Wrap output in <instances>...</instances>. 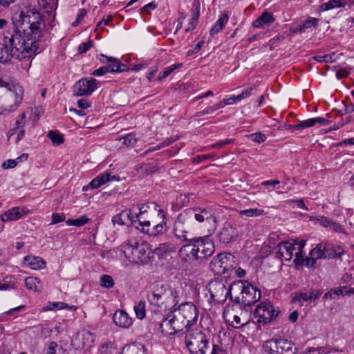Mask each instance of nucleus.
<instances>
[{"mask_svg":"<svg viewBox=\"0 0 354 354\" xmlns=\"http://www.w3.org/2000/svg\"><path fill=\"white\" fill-rule=\"evenodd\" d=\"M48 30L44 18L32 10L21 12L3 32L0 44V63L6 64L13 57L30 59L44 49L41 39Z\"/></svg>","mask_w":354,"mask_h":354,"instance_id":"f257e3e1","label":"nucleus"},{"mask_svg":"<svg viewBox=\"0 0 354 354\" xmlns=\"http://www.w3.org/2000/svg\"><path fill=\"white\" fill-rule=\"evenodd\" d=\"M193 218L199 223L205 222L210 234L217 228V218L212 210L206 208L185 209L177 216L172 226V234L178 242L183 243L191 239Z\"/></svg>","mask_w":354,"mask_h":354,"instance_id":"f03ea898","label":"nucleus"},{"mask_svg":"<svg viewBox=\"0 0 354 354\" xmlns=\"http://www.w3.org/2000/svg\"><path fill=\"white\" fill-rule=\"evenodd\" d=\"M147 299L151 305L165 312L172 310L179 302L177 292L163 284L154 287L148 294Z\"/></svg>","mask_w":354,"mask_h":354,"instance_id":"7ed1b4c3","label":"nucleus"},{"mask_svg":"<svg viewBox=\"0 0 354 354\" xmlns=\"http://www.w3.org/2000/svg\"><path fill=\"white\" fill-rule=\"evenodd\" d=\"M231 301L249 306L261 298V291L248 281L238 280L231 283Z\"/></svg>","mask_w":354,"mask_h":354,"instance_id":"20e7f679","label":"nucleus"},{"mask_svg":"<svg viewBox=\"0 0 354 354\" xmlns=\"http://www.w3.org/2000/svg\"><path fill=\"white\" fill-rule=\"evenodd\" d=\"M0 87L4 88L6 93L3 97V110L0 114L15 111L23 100L24 90L21 85L12 81L0 79Z\"/></svg>","mask_w":354,"mask_h":354,"instance_id":"39448f33","label":"nucleus"},{"mask_svg":"<svg viewBox=\"0 0 354 354\" xmlns=\"http://www.w3.org/2000/svg\"><path fill=\"white\" fill-rule=\"evenodd\" d=\"M190 328L177 310L176 307L168 312V315L160 324V329L165 336L173 335L182 332L184 328Z\"/></svg>","mask_w":354,"mask_h":354,"instance_id":"423d86ee","label":"nucleus"},{"mask_svg":"<svg viewBox=\"0 0 354 354\" xmlns=\"http://www.w3.org/2000/svg\"><path fill=\"white\" fill-rule=\"evenodd\" d=\"M122 247L125 257L131 259L132 261L142 264L149 262L150 252L147 253L146 245H140L137 241L131 240L122 244Z\"/></svg>","mask_w":354,"mask_h":354,"instance_id":"0eeeda50","label":"nucleus"},{"mask_svg":"<svg viewBox=\"0 0 354 354\" xmlns=\"http://www.w3.org/2000/svg\"><path fill=\"white\" fill-rule=\"evenodd\" d=\"M185 344L191 354H205L208 348L209 342L204 333L196 329L189 331L186 335Z\"/></svg>","mask_w":354,"mask_h":354,"instance_id":"6e6552de","label":"nucleus"},{"mask_svg":"<svg viewBox=\"0 0 354 354\" xmlns=\"http://www.w3.org/2000/svg\"><path fill=\"white\" fill-rule=\"evenodd\" d=\"M207 288L211 298L214 302L223 303L228 297L231 299V284L227 288L225 282L222 281H213L208 284Z\"/></svg>","mask_w":354,"mask_h":354,"instance_id":"1a4fd4ad","label":"nucleus"},{"mask_svg":"<svg viewBox=\"0 0 354 354\" xmlns=\"http://www.w3.org/2000/svg\"><path fill=\"white\" fill-rule=\"evenodd\" d=\"M279 313L270 302H261L257 306L254 315L258 323L267 324L274 320Z\"/></svg>","mask_w":354,"mask_h":354,"instance_id":"9d476101","label":"nucleus"},{"mask_svg":"<svg viewBox=\"0 0 354 354\" xmlns=\"http://www.w3.org/2000/svg\"><path fill=\"white\" fill-rule=\"evenodd\" d=\"M210 234L200 237H194V242L196 243V246L198 248L199 259H206L211 257L214 252V244L210 239Z\"/></svg>","mask_w":354,"mask_h":354,"instance_id":"9b49d317","label":"nucleus"},{"mask_svg":"<svg viewBox=\"0 0 354 354\" xmlns=\"http://www.w3.org/2000/svg\"><path fill=\"white\" fill-rule=\"evenodd\" d=\"M97 81L93 77L82 78L75 84V93L77 96L91 95L97 87Z\"/></svg>","mask_w":354,"mask_h":354,"instance_id":"f8f14e48","label":"nucleus"},{"mask_svg":"<svg viewBox=\"0 0 354 354\" xmlns=\"http://www.w3.org/2000/svg\"><path fill=\"white\" fill-rule=\"evenodd\" d=\"M176 309L185 319V322H187L189 327L196 322L198 311L196 306L192 303L185 302L181 304Z\"/></svg>","mask_w":354,"mask_h":354,"instance_id":"ddd939ff","label":"nucleus"},{"mask_svg":"<svg viewBox=\"0 0 354 354\" xmlns=\"http://www.w3.org/2000/svg\"><path fill=\"white\" fill-rule=\"evenodd\" d=\"M150 225V221L140 220L138 226L143 233L153 237L162 235L167 231V221H161L160 223L154 225L153 227Z\"/></svg>","mask_w":354,"mask_h":354,"instance_id":"4468645a","label":"nucleus"},{"mask_svg":"<svg viewBox=\"0 0 354 354\" xmlns=\"http://www.w3.org/2000/svg\"><path fill=\"white\" fill-rule=\"evenodd\" d=\"M239 236L236 225L230 221H227L217 234V238L221 243H230L234 241Z\"/></svg>","mask_w":354,"mask_h":354,"instance_id":"2eb2a0df","label":"nucleus"},{"mask_svg":"<svg viewBox=\"0 0 354 354\" xmlns=\"http://www.w3.org/2000/svg\"><path fill=\"white\" fill-rule=\"evenodd\" d=\"M140 221L138 214L134 209L122 211L112 218V222L114 225H124L127 224V221H130L131 224L137 229H139Z\"/></svg>","mask_w":354,"mask_h":354,"instance_id":"dca6fc26","label":"nucleus"},{"mask_svg":"<svg viewBox=\"0 0 354 354\" xmlns=\"http://www.w3.org/2000/svg\"><path fill=\"white\" fill-rule=\"evenodd\" d=\"M100 62L107 64L106 68H109V73H121L129 71V67L122 63L118 58L108 57L103 54L100 55Z\"/></svg>","mask_w":354,"mask_h":354,"instance_id":"f3484780","label":"nucleus"},{"mask_svg":"<svg viewBox=\"0 0 354 354\" xmlns=\"http://www.w3.org/2000/svg\"><path fill=\"white\" fill-rule=\"evenodd\" d=\"M227 254H220L216 256L210 263L212 270L218 275L227 274L229 270L227 268Z\"/></svg>","mask_w":354,"mask_h":354,"instance_id":"a211bd4d","label":"nucleus"},{"mask_svg":"<svg viewBox=\"0 0 354 354\" xmlns=\"http://www.w3.org/2000/svg\"><path fill=\"white\" fill-rule=\"evenodd\" d=\"M297 242L286 241L278 244L277 257L285 261H290L296 250Z\"/></svg>","mask_w":354,"mask_h":354,"instance_id":"6ab92c4d","label":"nucleus"},{"mask_svg":"<svg viewBox=\"0 0 354 354\" xmlns=\"http://www.w3.org/2000/svg\"><path fill=\"white\" fill-rule=\"evenodd\" d=\"M186 243L179 250L180 256L189 259L200 260L198 248L196 246V243L194 242V238L189 239Z\"/></svg>","mask_w":354,"mask_h":354,"instance_id":"aec40b11","label":"nucleus"},{"mask_svg":"<svg viewBox=\"0 0 354 354\" xmlns=\"http://www.w3.org/2000/svg\"><path fill=\"white\" fill-rule=\"evenodd\" d=\"M95 341V335L87 330H82L78 332L75 339V344L82 348L91 347Z\"/></svg>","mask_w":354,"mask_h":354,"instance_id":"412c9836","label":"nucleus"},{"mask_svg":"<svg viewBox=\"0 0 354 354\" xmlns=\"http://www.w3.org/2000/svg\"><path fill=\"white\" fill-rule=\"evenodd\" d=\"M118 179L117 176H111L110 172L106 171L93 178L88 185L83 187L82 190L87 191L88 188L97 189L111 180H118Z\"/></svg>","mask_w":354,"mask_h":354,"instance_id":"4be33fe9","label":"nucleus"},{"mask_svg":"<svg viewBox=\"0 0 354 354\" xmlns=\"http://www.w3.org/2000/svg\"><path fill=\"white\" fill-rule=\"evenodd\" d=\"M329 120L324 118H313L306 120H302L297 124L288 125V129L299 130L315 126L317 123L321 125L329 124Z\"/></svg>","mask_w":354,"mask_h":354,"instance_id":"5701e85b","label":"nucleus"},{"mask_svg":"<svg viewBox=\"0 0 354 354\" xmlns=\"http://www.w3.org/2000/svg\"><path fill=\"white\" fill-rule=\"evenodd\" d=\"M113 320L119 327L128 328L133 324V319L123 310H116L113 316Z\"/></svg>","mask_w":354,"mask_h":354,"instance_id":"b1692460","label":"nucleus"},{"mask_svg":"<svg viewBox=\"0 0 354 354\" xmlns=\"http://www.w3.org/2000/svg\"><path fill=\"white\" fill-rule=\"evenodd\" d=\"M28 212L29 211L26 209L24 207H15L4 212L1 215V218L3 222L17 221L26 215Z\"/></svg>","mask_w":354,"mask_h":354,"instance_id":"393cba45","label":"nucleus"},{"mask_svg":"<svg viewBox=\"0 0 354 354\" xmlns=\"http://www.w3.org/2000/svg\"><path fill=\"white\" fill-rule=\"evenodd\" d=\"M279 354H296L298 349L295 344L287 339H277Z\"/></svg>","mask_w":354,"mask_h":354,"instance_id":"a878e982","label":"nucleus"},{"mask_svg":"<svg viewBox=\"0 0 354 354\" xmlns=\"http://www.w3.org/2000/svg\"><path fill=\"white\" fill-rule=\"evenodd\" d=\"M24 263L32 270H41L46 267V261L39 257L26 256Z\"/></svg>","mask_w":354,"mask_h":354,"instance_id":"bb28decb","label":"nucleus"},{"mask_svg":"<svg viewBox=\"0 0 354 354\" xmlns=\"http://www.w3.org/2000/svg\"><path fill=\"white\" fill-rule=\"evenodd\" d=\"M177 246L174 243L171 241L159 244L155 249L154 253L160 257H164L168 254L175 252Z\"/></svg>","mask_w":354,"mask_h":354,"instance_id":"cd10ccee","label":"nucleus"},{"mask_svg":"<svg viewBox=\"0 0 354 354\" xmlns=\"http://www.w3.org/2000/svg\"><path fill=\"white\" fill-rule=\"evenodd\" d=\"M274 21L273 15L271 12H264L253 22V26L257 28H263L270 26Z\"/></svg>","mask_w":354,"mask_h":354,"instance_id":"c85d7f7f","label":"nucleus"},{"mask_svg":"<svg viewBox=\"0 0 354 354\" xmlns=\"http://www.w3.org/2000/svg\"><path fill=\"white\" fill-rule=\"evenodd\" d=\"M321 292L318 290H313L309 292H300L295 294L293 300L297 301L300 304H303L304 302L310 303L313 300H315L319 297Z\"/></svg>","mask_w":354,"mask_h":354,"instance_id":"c756f323","label":"nucleus"},{"mask_svg":"<svg viewBox=\"0 0 354 354\" xmlns=\"http://www.w3.org/2000/svg\"><path fill=\"white\" fill-rule=\"evenodd\" d=\"M229 21V15L226 11H224L219 16L218 19L216 21L214 25L212 26L211 30H209V35L211 37H214V35L220 32L225 26L227 24Z\"/></svg>","mask_w":354,"mask_h":354,"instance_id":"7c9ffc66","label":"nucleus"},{"mask_svg":"<svg viewBox=\"0 0 354 354\" xmlns=\"http://www.w3.org/2000/svg\"><path fill=\"white\" fill-rule=\"evenodd\" d=\"M324 247L325 248L324 253L326 255V259H340L342 255L344 253V250L340 246H337L335 248L333 245L324 243Z\"/></svg>","mask_w":354,"mask_h":354,"instance_id":"2f4dec72","label":"nucleus"},{"mask_svg":"<svg viewBox=\"0 0 354 354\" xmlns=\"http://www.w3.org/2000/svg\"><path fill=\"white\" fill-rule=\"evenodd\" d=\"M25 286L26 288L35 292H41L43 288L41 281L37 277H28L25 279Z\"/></svg>","mask_w":354,"mask_h":354,"instance_id":"473e14b6","label":"nucleus"},{"mask_svg":"<svg viewBox=\"0 0 354 354\" xmlns=\"http://www.w3.org/2000/svg\"><path fill=\"white\" fill-rule=\"evenodd\" d=\"M120 354H145L142 344H130L123 347Z\"/></svg>","mask_w":354,"mask_h":354,"instance_id":"72a5a7b5","label":"nucleus"},{"mask_svg":"<svg viewBox=\"0 0 354 354\" xmlns=\"http://www.w3.org/2000/svg\"><path fill=\"white\" fill-rule=\"evenodd\" d=\"M263 347L267 354H279L277 339H271L266 341Z\"/></svg>","mask_w":354,"mask_h":354,"instance_id":"f704fd0d","label":"nucleus"},{"mask_svg":"<svg viewBox=\"0 0 354 354\" xmlns=\"http://www.w3.org/2000/svg\"><path fill=\"white\" fill-rule=\"evenodd\" d=\"M347 3L346 0H330L329 1L322 4L321 10L327 11L330 9L344 7Z\"/></svg>","mask_w":354,"mask_h":354,"instance_id":"c9c22d12","label":"nucleus"},{"mask_svg":"<svg viewBox=\"0 0 354 354\" xmlns=\"http://www.w3.org/2000/svg\"><path fill=\"white\" fill-rule=\"evenodd\" d=\"M39 4L46 13H50L57 8L58 0H39Z\"/></svg>","mask_w":354,"mask_h":354,"instance_id":"e433bc0d","label":"nucleus"},{"mask_svg":"<svg viewBox=\"0 0 354 354\" xmlns=\"http://www.w3.org/2000/svg\"><path fill=\"white\" fill-rule=\"evenodd\" d=\"M32 333H35L37 336L45 337L49 336L51 333V329L46 325L39 324L30 328Z\"/></svg>","mask_w":354,"mask_h":354,"instance_id":"4c0bfd02","label":"nucleus"},{"mask_svg":"<svg viewBox=\"0 0 354 354\" xmlns=\"http://www.w3.org/2000/svg\"><path fill=\"white\" fill-rule=\"evenodd\" d=\"M68 308L70 310L75 311L77 307L75 306H68V304L64 302H50L48 306L44 308L46 310H53L57 309H64Z\"/></svg>","mask_w":354,"mask_h":354,"instance_id":"58836bf2","label":"nucleus"},{"mask_svg":"<svg viewBox=\"0 0 354 354\" xmlns=\"http://www.w3.org/2000/svg\"><path fill=\"white\" fill-rule=\"evenodd\" d=\"M305 245V241L301 240L297 242L296 250L295 252V261L296 262V263L299 264L301 262V259L306 257L305 253L304 252V248Z\"/></svg>","mask_w":354,"mask_h":354,"instance_id":"ea45409f","label":"nucleus"},{"mask_svg":"<svg viewBox=\"0 0 354 354\" xmlns=\"http://www.w3.org/2000/svg\"><path fill=\"white\" fill-rule=\"evenodd\" d=\"M324 249V243H322L310 251V256L313 257L316 261L319 259H326Z\"/></svg>","mask_w":354,"mask_h":354,"instance_id":"a19ab883","label":"nucleus"},{"mask_svg":"<svg viewBox=\"0 0 354 354\" xmlns=\"http://www.w3.org/2000/svg\"><path fill=\"white\" fill-rule=\"evenodd\" d=\"M318 221L324 227H330L336 232L339 231L341 229V226L338 223L332 221L325 216L319 218Z\"/></svg>","mask_w":354,"mask_h":354,"instance_id":"79ce46f5","label":"nucleus"},{"mask_svg":"<svg viewBox=\"0 0 354 354\" xmlns=\"http://www.w3.org/2000/svg\"><path fill=\"white\" fill-rule=\"evenodd\" d=\"M265 214V212L262 209L258 208H250L245 210L239 211V214L241 216H245L247 217H258Z\"/></svg>","mask_w":354,"mask_h":354,"instance_id":"37998d69","label":"nucleus"},{"mask_svg":"<svg viewBox=\"0 0 354 354\" xmlns=\"http://www.w3.org/2000/svg\"><path fill=\"white\" fill-rule=\"evenodd\" d=\"M47 137L54 145H59L64 142V138L58 131H49Z\"/></svg>","mask_w":354,"mask_h":354,"instance_id":"c03bdc74","label":"nucleus"},{"mask_svg":"<svg viewBox=\"0 0 354 354\" xmlns=\"http://www.w3.org/2000/svg\"><path fill=\"white\" fill-rule=\"evenodd\" d=\"M145 306H146L145 301H140L133 307L136 317L139 319H142L145 317V315H146Z\"/></svg>","mask_w":354,"mask_h":354,"instance_id":"a18cd8bd","label":"nucleus"},{"mask_svg":"<svg viewBox=\"0 0 354 354\" xmlns=\"http://www.w3.org/2000/svg\"><path fill=\"white\" fill-rule=\"evenodd\" d=\"M88 221L89 218L86 215H82L76 219H68L66 221V223L68 226L80 227L87 223Z\"/></svg>","mask_w":354,"mask_h":354,"instance_id":"49530a36","label":"nucleus"},{"mask_svg":"<svg viewBox=\"0 0 354 354\" xmlns=\"http://www.w3.org/2000/svg\"><path fill=\"white\" fill-rule=\"evenodd\" d=\"M181 66L182 64H174L167 67L162 72L160 73L157 80L158 81H161L162 80L168 77L172 72H174L176 69L180 67Z\"/></svg>","mask_w":354,"mask_h":354,"instance_id":"de8ad7c7","label":"nucleus"},{"mask_svg":"<svg viewBox=\"0 0 354 354\" xmlns=\"http://www.w3.org/2000/svg\"><path fill=\"white\" fill-rule=\"evenodd\" d=\"M100 284L102 287L106 288H111L114 286L115 282L113 277L111 275L103 274L100 277Z\"/></svg>","mask_w":354,"mask_h":354,"instance_id":"09e8293b","label":"nucleus"},{"mask_svg":"<svg viewBox=\"0 0 354 354\" xmlns=\"http://www.w3.org/2000/svg\"><path fill=\"white\" fill-rule=\"evenodd\" d=\"M119 140H123L122 144L127 147H133L137 142V138L133 133L127 134L125 136L120 138Z\"/></svg>","mask_w":354,"mask_h":354,"instance_id":"8fccbe9b","label":"nucleus"},{"mask_svg":"<svg viewBox=\"0 0 354 354\" xmlns=\"http://www.w3.org/2000/svg\"><path fill=\"white\" fill-rule=\"evenodd\" d=\"M63 352V349L56 342H50L46 351V354H60Z\"/></svg>","mask_w":354,"mask_h":354,"instance_id":"3c124183","label":"nucleus"},{"mask_svg":"<svg viewBox=\"0 0 354 354\" xmlns=\"http://www.w3.org/2000/svg\"><path fill=\"white\" fill-rule=\"evenodd\" d=\"M319 20L315 17H308L306 20L304 21L301 24V29H308L311 27H317Z\"/></svg>","mask_w":354,"mask_h":354,"instance_id":"603ef678","label":"nucleus"},{"mask_svg":"<svg viewBox=\"0 0 354 354\" xmlns=\"http://www.w3.org/2000/svg\"><path fill=\"white\" fill-rule=\"evenodd\" d=\"M174 142V140H171L170 139H167L165 141H163L162 142L157 145L155 147H150L149 149H148L145 152V155H147L149 154V153L151 152H153L154 151H156V150H159L163 147H165L167 146H169L170 144H171L172 142Z\"/></svg>","mask_w":354,"mask_h":354,"instance_id":"864d4df0","label":"nucleus"},{"mask_svg":"<svg viewBox=\"0 0 354 354\" xmlns=\"http://www.w3.org/2000/svg\"><path fill=\"white\" fill-rule=\"evenodd\" d=\"M335 54L324 55H316L313 57V59L319 62H333L335 60Z\"/></svg>","mask_w":354,"mask_h":354,"instance_id":"5fc2aeb1","label":"nucleus"},{"mask_svg":"<svg viewBox=\"0 0 354 354\" xmlns=\"http://www.w3.org/2000/svg\"><path fill=\"white\" fill-rule=\"evenodd\" d=\"M227 322H229L230 324L235 328H240L241 327L245 326L247 323V322L243 323L241 322L240 317L236 315H234L232 316V319L230 320L229 319H227Z\"/></svg>","mask_w":354,"mask_h":354,"instance_id":"6e6d98bb","label":"nucleus"},{"mask_svg":"<svg viewBox=\"0 0 354 354\" xmlns=\"http://www.w3.org/2000/svg\"><path fill=\"white\" fill-rule=\"evenodd\" d=\"M249 138L251 140L258 143L264 142L267 138L266 136L261 132L252 133L249 135Z\"/></svg>","mask_w":354,"mask_h":354,"instance_id":"4d7b16f0","label":"nucleus"},{"mask_svg":"<svg viewBox=\"0 0 354 354\" xmlns=\"http://www.w3.org/2000/svg\"><path fill=\"white\" fill-rule=\"evenodd\" d=\"M334 71H335L336 77L338 80L346 77L349 75V72L344 68H339V66H335Z\"/></svg>","mask_w":354,"mask_h":354,"instance_id":"13d9d810","label":"nucleus"},{"mask_svg":"<svg viewBox=\"0 0 354 354\" xmlns=\"http://www.w3.org/2000/svg\"><path fill=\"white\" fill-rule=\"evenodd\" d=\"M93 41L91 39L86 42L80 44L77 50L78 53H84L87 52L93 46Z\"/></svg>","mask_w":354,"mask_h":354,"instance_id":"bf43d9fd","label":"nucleus"},{"mask_svg":"<svg viewBox=\"0 0 354 354\" xmlns=\"http://www.w3.org/2000/svg\"><path fill=\"white\" fill-rule=\"evenodd\" d=\"M113 17L112 15H108L106 18H103L100 21L98 22L97 27L95 28V31H97L99 29H102V26H111V22L112 21Z\"/></svg>","mask_w":354,"mask_h":354,"instance_id":"052dcab7","label":"nucleus"},{"mask_svg":"<svg viewBox=\"0 0 354 354\" xmlns=\"http://www.w3.org/2000/svg\"><path fill=\"white\" fill-rule=\"evenodd\" d=\"M234 142V140L232 139H225L223 140H221L215 144H213L208 147L209 149H216V148H221L223 146H225L227 145H231Z\"/></svg>","mask_w":354,"mask_h":354,"instance_id":"680f3d73","label":"nucleus"},{"mask_svg":"<svg viewBox=\"0 0 354 354\" xmlns=\"http://www.w3.org/2000/svg\"><path fill=\"white\" fill-rule=\"evenodd\" d=\"M200 1L199 0H194L193 3V6L192 9V16L196 17L197 19L199 18L200 16Z\"/></svg>","mask_w":354,"mask_h":354,"instance_id":"e2e57ef3","label":"nucleus"},{"mask_svg":"<svg viewBox=\"0 0 354 354\" xmlns=\"http://www.w3.org/2000/svg\"><path fill=\"white\" fill-rule=\"evenodd\" d=\"M316 263V260L310 256V257H306L301 259V262L299 264L304 265L308 267H313Z\"/></svg>","mask_w":354,"mask_h":354,"instance_id":"0e129e2a","label":"nucleus"},{"mask_svg":"<svg viewBox=\"0 0 354 354\" xmlns=\"http://www.w3.org/2000/svg\"><path fill=\"white\" fill-rule=\"evenodd\" d=\"M65 220L64 214L53 213L52 214V222L50 225H55Z\"/></svg>","mask_w":354,"mask_h":354,"instance_id":"69168bd1","label":"nucleus"},{"mask_svg":"<svg viewBox=\"0 0 354 354\" xmlns=\"http://www.w3.org/2000/svg\"><path fill=\"white\" fill-rule=\"evenodd\" d=\"M17 160L14 159H9L4 161L2 164V168L4 169H12L17 165Z\"/></svg>","mask_w":354,"mask_h":354,"instance_id":"338daca9","label":"nucleus"},{"mask_svg":"<svg viewBox=\"0 0 354 354\" xmlns=\"http://www.w3.org/2000/svg\"><path fill=\"white\" fill-rule=\"evenodd\" d=\"M204 44L203 41H199L198 44H196L194 47L192 49H190L187 51V56H192L196 53H197L203 47Z\"/></svg>","mask_w":354,"mask_h":354,"instance_id":"774afa93","label":"nucleus"}]
</instances>
